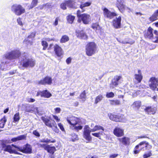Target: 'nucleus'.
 Listing matches in <instances>:
<instances>
[{"mask_svg":"<svg viewBox=\"0 0 158 158\" xmlns=\"http://www.w3.org/2000/svg\"><path fill=\"white\" fill-rule=\"evenodd\" d=\"M6 121L7 120L5 116H4L0 120V132L2 130V129L4 127Z\"/></svg>","mask_w":158,"mask_h":158,"instance_id":"obj_28","label":"nucleus"},{"mask_svg":"<svg viewBox=\"0 0 158 158\" xmlns=\"http://www.w3.org/2000/svg\"><path fill=\"white\" fill-rule=\"evenodd\" d=\"M52 83V77L48 76L45 77L38 82V84L43 85H51Z\"/></svg>","mask_w":158,"mask_h":158,"instance_id":"obj_17","label":"nucleus"},{"mask_svg":"<svg viewBox=\"0 0 158 158\" xmlns=\"http://www.w3.org/2000/svg\"><path fill=\"white\" fill-rule=\"evenodd\" d=\"M118 140L123 144L126 146H128L130 143V139L128 137L124 136L122 138H118Z\"/></svg>","mask_w":158,"mask_h":158,"instance_id":"obj_24","label":"nucleus"},{"mask_svg":"<svg viewBox=\"0 0 158 158\" xmlns=\"http://www.w3.org/2000/svg\"><path fill=\"white\" fill-rule=\"evenodd\" d=\"M73 127V129L77 132H78L79 130H82L83 128V126L81 125H79L78 126L75 125Z\"/></svg>","mask_w":158,"mask_h":158,"instance_id":"obj_51","label":"nucleus"},{"mask_svg":"<svg viewBox=\"0 0 158 158\" xmlns=\"http://www.w3.org/2000/svg\"><path fill=\"white\" fill-rule=\"evenodd\" d=\"M66 120L69 124L73 126L78 124L81 122L79 118L73 116L67 117Z\"/></svg>","mask_w":158,"mask_h":158,"instance_id":"obj_14","label":"nucleus"},{"mask_svg":"<svg viewBox=\"0 0 158 158\" xmlns=\"http://www.w3.org/2000/svg\"><path fill=\"white\" fill-rule=\"evenodd\" d=\"M144 111L148 114H154L157 110L155 107H152L151 106H147L144 109Z\"/></svg>","mask_w":158,"mask_h":158,"instance_id":"obj_23","label":"nucleus"},{"mask_svg":"<svg viewBox=\"0 0 158 158\" xmlns=\"http://www.w3.org/2000/svg\"><path fill=\"white\" fill-rule=\"evenodd\" d=\"M149 82H150L149 84L150 89L153 91L156 90L158 86V78L152 77L149 79Z\"/></svg>","mask_w":158,"mask_h":158,"instance_id":"obj_12","label":"nucleus"},{"mask_svg":"<svg viewBox=\"0 0 158 158\" xmlns=\"http://www.w3.org/2000/svg\"><path fill=\"white\" fill-rule=\"evenodd\" d=\"M67 0H64L60 4V8L63 10H65L67 9Z\"/></svg>","mask_w":158,"mask_h":158,"instance_id":"obj_43","label":"nucleus"},{"mask_svg":"<svg viewBox=\"0 0 158 158\" xmlns=\"http://www.w3.org/2000/svg\"><path fill=\"white\" fill-rule=\"evenodd\" d=\"M11 10L17 16H20L26 12L25 9L21 5L16 4L12 6Z\"/></svg>","mask_w":158,"mask_h":158,"instance_id":"obj_9","label":"nucleus"},{"mask_svg":"<svg viewBox=\"0 0 158 158\" xmlns=\"http://www.w3.org/2000/svg\"><path fill=\"white\" fill-rule=\"evenodd\" d=\"M33 134L37 137H39L40 136V134L36 130H34L33 131Z\"/></svg>","mask_w":158,"mask_h":158,"instance_id":"obj_57","label":"nucleus"},{"mask_svg":"<svg viewBox=\"0 0 158 158\" xmlns=\"http://www.w3.org/2000/svg\"><path fill=\"white\" fill-rule=\"evenodd\" d=\"M54 110L56 113H59L61 111L60 108L59 107L55 108Z\"/></svg>","mask_w":158,"mask_h":158,"instance_id":"obj_60","label":"nucleus"},{"mask_svg":"<svg viewBox=\"0 0 158 158\" xmlns=\"http://www.w3.org/2000/svg\"><path fill=\"white\" fill-rule=\"evenodd\" d=\"M60 20L59 17H56L55 19V21L53 23V25L54 26H56L58 25V22Z\"/></svg>","mask_w":158,"mask_h":158,"instance_id":"obj_56","label":"nucleus"},{"mask_svg":"<svg viewBox=\"0 0 158 158\" xmlns=\"http://www.w3.org/2000/svg\"><path fill=\"white\" fill-rule=\"evenodd\" d=\"M21 54V52L20 50L16 49L7 53L4 56L6 59L12 60L19 58Z\"/></svg>","mask_w":158,"mask_h":158,"instance_id":"obj_8","label":"nucleus"},{"mask_svg":"<svg viewBox=\"0 0 158 158\" xmlns=\"http://www.w3.org/2000/svg\"><path fill=\"white\" fill-rule=\"evenodd\" d=\"M71 58L70 57H69L66 59V61L67 64H69L71 63Z\"/></svg>","mask_w":158,"mask_h":158,"instance_id":"obj_61","label":"nucleus"},{"mask_svg":"<svg viewBox=\"0 0 158 158\" xmlns=\"http://www.w3.org/2000/svg\"><path fill=\"white\" fill-rule=\"evenodd\" d=\"M11 146L15 148L17 151H19L26 154H30L32 153V148L31 145L26 143L23 146H20L19 145L12 144Z\"/></svg>","mask_w":158,"mask_h":158,"instance_id":"obj_6","label":"nucleus"},{"mask_svg":"<svg viewBox=\"0 0 158 158\" xmlns=\"http://www.w3.org/2000/svg\"><path fill=\"white\" fill-rule=\"evenodd\" d=\"M138 74H135V78L138 83H140L141 81L143 78V76L142 74L141 70L138 69Z\"/></svg>","mask_w":158,"mask_h":158,"instance_id":"obj_26","label":"nucleus"},{"mask_svg":"<svg viewBox=\"0 0 158 158\" xmlns=\"http://www.w3.org/2000/svg\"><path fill=\"white\" fill-rule=\"evenodd\" d=\"M110 104L112 106H119L121 104L120 101L119 100H110Z\"/></svg>","mask_w":158,"mask_h":158,"instance_id":"obj_34","label":"nucleus"},{"mask_svg":"<svg viewBox=\"0 0 158 158\" xmlns=\"http://www.w3.org/2000/svg\"><path fill=\"white\" fill-rule=\"evenodd\" d=\"M36 144L38 145V147L40 148H44L45 150H46L48 144L45 143H37Z\"/></svg>","mask_w":158,"mask_h":158,"instance_id":"obj_50","label":"nucleus"},{"mask_svg":"<svg viewBox=\"0 0 158 158\" xmlns=\"http://www.w3.org/2000/svg\"><path fill=\"white\" fill-rule=\"evenodd\" d=\"M102 130L103 132L104 130V127L101 126L95 125L93 129H90L89 126L86 125H85L83 132V137L86 140L88 141L86 143L90 142L92 140V137L90 135L91 132H94L98 130Z\"/></svg>","mask_w":158,"mask_h":158,"instance_id":"obj_1","label":"nucleus"},{"mask_svg":"<svg viewBox=\"0 0 158 158\" xmlns=\"http://www.w3.org/2000/svg\"><path fill=\"white\" fill-rule=\"evenodd\" d=\"M77 37L81 39H87L88 36L83 30L78 31L76 33Z\"/></svg>","mask_w":158,"mask_h":158,"instance_id":"obj_27","label":"nucleus"},{"mask_svg":"<svg viewBox=\"0 0 158 158\" xmlns=\"http://www.w3.org/2000/svg\"><path fill=\"white\" fill-rule=\"evenodd\" d=\"M20 119L19 114V112L15 114L13 117V122H18Z\"/></svg>","mask_w":158,"mask_h":158,"instance_id":"obj_40","label":"nucleus"},{"mask_svg":"<svg viewBox=\"0 0 158 158\" xmlns=\"http://www.w3.org/2000/svg\"><path fill=\"white\" fill-rule=\"evenodd\" d=\"M121 17L119 16L113 20L112 25L114 28L118 29L121 27Z\"/></svg>","mask_w":158,"mask_h":158,"instance_id":"obj_20","label":"nucleus"},{"mask_svg":"<svg viewBox=\"0 0 158 158\" xmlns=\"http://www.w3.org/2000/svg\"><path fill=\"white\" fill-rule=\"evenodd\" d=\"M42 91H39L37 92V94H36V96L38 97L39 96H40L41 97H42Z\"/></svg>","mask_w":158,"mask_h":158,"instance_id":"obj_62","label":"nucleus"},{"mask_svg":"<svg viewBox=\"0 0 158 158\" xmlns=\"http://www.w3.org/2000/svg\"><path fill=\"white\" fill-rule=\"evenodd\" d=\"M152 147V145L149 142L146 141H143L136 145L133 151V153L135 154H138L140 151L149 150L151 149Z\"/></svg>","mask_w":158,"mask_h":158,"instance_id":"obj_2","label":"nucleus"},{"mask_svg":"<svg viewBox=\"0 0 158 158\" xmlns=\"http://www.w3.org/2000/svg\"><path fill=\"white\" fill-rule=\"evenodd\" d=\"M86 91L85 90H84L80 93L79 98L82 101L84 102L86 100Z\"/></svg>","mask_w":158,"mask_h":158,"instance_id":"obj_33","label":"nucleus"},{"mask_svg":"<svg viewBox=\"0 0 158 158\" xmlns=\"http://www.w3.org/2000/svg\"><path fill=\"white\" fill-rule=\"evenodd\" d=\"M67 6L69 8L76 9L78 7V5L74 0H67Z\"/></svg>","mask_w":158,"mask_h":158,"instance_id":"obj_25","label":"nucleus"},{"mask_svg":"<svg viewBox=\"0 0 158 158\" xmlns=\"http://www.w3.org/2000/svg\"><path fill=\"white\" fill-rule=\"evenodd\" d=\"M17 22L18 25L21 26V27L23 26V24L22 21V19L20 17H19L16 20Z\"/></svg>","mask_w":158,"mask_h":158,"instance_id":"obj_53","label":"nucleus"},{"mask_svg":"<svg viewBox=\"0 0 158 158\" xmlns=\"http://www.w3.org/2000/svg\"><path fill=\"white\" fill-rule=\"evenodd\" d=\"M84 10L81 11L78 10H77L76 15L78 18L77 21L79 23H81V21L85 24H88L90 22V15L87 13L81 14V12L84 11Z\"/></svg>","mask_w":158,"mask_h":158,"instance_id":"obj_3","label":"nucleus"},{"mask_svg":"<svg viewBox=\"0 0 158 158\" xmlns=\"http://www.w3.org/2000/svg\"><path fill=\"white\" fill-rule=\"evenodd\" d=\"M144 37L146 39L152 40L154 39L153 29L151 27H149L147 30H145L143 32Z\"/></svg>","mask_w":158,"mask_h":158,"instance_id":"obj_15","label":"nucleus"},{"mask_svg":"<svg viewBox=\"0 0 158 158\" xmlns=\"http://www.w3.org/2000/svg\"><path fill=\"white\" fill-rule=\"evenodd\" d=\"M52 117L57 122H58L60 121V119L57 115H52Z\"/></svg>","mask_w":158,"mask_h":158,"instance_id":"obj_58","label":"nucleus"},{"mask_svg":"<svg viewBox=\"0 0 158 158\" xmlns=\"http://www.w3.org/2000/svg\"><path fill=\"white\" fill-rule=\"evenodd\" d=\"M91 5V3L90 2H86L84 4H81L80 6V8L83 10L84 7L89 6Z\"/></svg>","mask_w":158,"mask_h":158,"instance_id":"obj_47","label":"nucleus"},{"mask_svg":"<svg viewBox=\"0 0 158 158\" xmlns=\"http://www.w3.org/2000/svg\"><path fill=\"white\" fill-rule=\"evenodd\" d=\"M122 78L121 75H116L114 76L110 84V88L112 89L118 86L119 84V81Z\"/></svg>","mask_w":158,"mask_h":158,"instance_id":"obj_13","label":"nucleus"},{"mask_svg":"<svg viewBox=\"0 0 158 158\" xmlns=\"http://www.w3.org/2000/svg\"><path fill=\"white\" fill-rule=\"evenodd\" d=\"M41 118L46 126L52 128L53 127L55 128L54 131L56 132H58L59 130L57 128L56 124L54 120L51 118L50 117L46 116H42Z\"/></svg>","mask_w":158,"mask_h":158,"instance_id":"obj_4","label":"nucleus"},{"mask_svg":"<svg viewBox=\"0 0 158 158\" xmlns=\"http://www.w3.org/2000/svg\"><path fill=\"white\" fill-rule=\"evenodd\" d=\"M42 97L46 98H48L52 96L51 93L47 89L42 91Z\"/></svg>","mask_w":158,"mask_h":158,"instance_id":"obj_32","label":"nucleus"},{"mask_svg":"<svg viewBox=\"0 0 158 158\" xmlns=\"http://www.w3.org/2000/svg\"><path fill=\"white\" fill-rule=\"evenodd\" d=\"M118 155V154H113L110 155L109 156V158H115Z\"/></svg>","mask_w":158,"mask_h":158,"instance_id":"obj_59","label":"nucleus"},{"mask_svg":"<svg viewBox=\"0 0 158 158\" xmlns=\"http://www.w3.org/2000/svg\"><path fill=\"white\" fill-rule=\"evenodd\" d=\"M141 105V102L140 101H135L132 104L133 107L135 109H139Z\"/></svg>","mask_w":158,"mask_h":158,"instance_id":"obj_31","label":"nucleus"},{"mask_svg":"<svg viewBox=\"0 0 158 158\" xmlns=\"http://www.w3.org/2000/svg\"><path fill=\"white\" fill-rule=\"evenodd\" d=\"M54 51L56 55L58 57H60L63 55V52L61 47L57 44H55L54 47Z\"/></svg>","mask_w":158,"mask_h":158,"instance_id":"obj_21","label":"nucleus"},{"mask_svg":"<svg viewBox=\"0 0 158 158\" xmlns=\"http://www.w3.org/2000/svg\"><path fill=\"white\" fill-rule=\"evenodd\" d=\"M35 99L32 98H30L27 100V102H35Z\"/></svg>","mask_w":158,"mask_h":158,"instance_id":"obj_64","label":"nucleus"},{"mask_svg":"<svg viewBox=\"0 0 158 158\" xmlns=\"http://www.w3.org/2000/svg\"><path fill=\"white\" fill-rule=\"evenodd\" d=\"M103 14L104 16L109 19H113L114 17L117 15L116 13L115 12H111L106 8H104L103 9Z\"/></svg>","mask_w":158,"mask_h":158,"instance_id":"obj_16","label":"nucleus"},{"mask_svg":"<svg viewBox=\"0 0 158 158\" xmlns=\"http://www.w3.org/2000/svg\"><path fill=\"white\" fill-rule=\"evenodd\" d=\"M58 125L60 130L62 131H65V129L64 128L63 125L61 123H58Z\"/></svg>","mask_w":158,"mask_h":158,"instance_id":"obj_54","label":"nucleus"},{"mask_svg":"<svg viewBox=\"0 0 158 158\" xmlns=\"http://www.w3.org/2000/svg\"><path fill=\"white\" fill-rule=\"evenodd\" d=\"M75 18L74 16L69 14L67 16L66 19L69 23L72 24L73 23Z\"/></svg>","mask_w":158,"mask_h":158,"instance_id":"obj_30","label":"nucleus"},{"mask_svg":"<svg viewBox=\"0 0 158 158\" xmlns=\"http://www.w3.org/2000/svg\"><path fill=\"white\" fill-rule=\"evenodd\" d=\"M125 0H117L116 7L122 13H123L126 9Z\"/></svg>","mask_w":158,"mask_h":158,"instance_id":"obj_18","label":"nucleus"},{"mask_svg":"<svg viewBox=\"0 0 158 158\" xmlns=\"http://www.w3.org/2000/svg\"><path fill=\"white\" fill-rule=\"evenodd\" d=\"M113 133L118 137L123 136L124 135L123 129L118 127H115L113 131Z\"/></svg>","mask_w":158,"mask_h":158,"instance_id":"obj_19","label":"nucleus"},{"mask_svg":"<svg viewBox=\"0 0 158 158\" xmlns=\"http://www.w3.org/2000/svg\"><path fill=\"white\" fill-rule=\"evenodd\" d=\"M23 43H25L27 45L29 44L32 45L33 44V40H31V39H29L27 37L24 39L23 41Z\"/></svg>","mask_w":158,"mask_h":158,"instance_id":"obj_39","label":"nucleus"},{"mask_svg":"<svg viewBox=\"0 0 158 158\" xmlns=\"http://www.w3.org/2000/svg\"><path fill=\"white\" fill-rule=\"evenodd\" d=\"M42 45L43 46V50H45L48 46V44L47 42L44 40H42L41 42Z\"/></svg>","mask_w":158,"mask_h":158,"instance_id":"obj_45","label":"nucleus"},{"mask_svg":"<svg viewBox=\"0 0 158 158\" xmlns=\"http://www.w3.org/2000/svg\"><path fill=\"white\" fill-rule=\"evenodd\" d=\"M38 0H32L31 4L29 7V9H31L37 5Z\"/></svg>","mask_w":158,"mask_h":158,"instance_id":"obj_42","label":"nucleus"},{"mask_svg":"<svg viewBox=\"0 0 158 158\" xmlns=\"http://www.w3.org/2000/svg\"><path fill=\"white\" fill-rule=\"evenodd\" d=\"M40 142L41 143H54L56 142V140L55 139H53L52 140H51L50 139H43L40 140Z\"/></svg>","mask_w":158,"mask_h":158,"instance_id":"obj_36","label":"nucleus"},{"mask_svg":"<svg viewBox=\"0 0 158 158\" xmlns=\"http://www.w3.org/2000/svg\"><path fill=\"white\" fill-rule=\"evenodd\" d=\"M158 16L154 13L149 18V19L151 22H153L158 19Z\"/></svg>","mask_w":158,"mask_h":158,"instance_id":"obj_41","label":"nucleus"},{"mask_svg":"<svg viewBox=\"0 0 158 158\" xmlns=\"http://www.w3.org/2000/svg\"><path fill=\"white\" fill-rule=\"evenodd\" d=\"M19 140L26 139L27 136L26 135H21L18 136Z\"/></svg>","mask_w":158,"mask_h":158,"instance_id":"obj_55","label":"nucleus"},{"mask_svg":"<svg viewBox=\"0 0 158 158\" xmlns=\"http://www.w3.org/2000/svg\"><path fill=\"white\" fill-rule=\"evenodd\" d=\"M71 140L73 142H74L79 139L78 135L75 133H73L71 135Z\"/></svg>","mask_w":158,"mask_h":158,"instance_id":"obj_44","label":"nucleus"},{"mask_svg":"<svg viewBox=\"0 0 158 158\" xmlns=\"http://www.w3.org/2000/svg\"><path fill=\"white\" fill-rule=\"evenodd\" d=\"M103 134H104V132L103 131H101L97 133H93L92 134V135L94 136L98 137L100 139V136L101 135H103Z\"/></svg>","mask_w":158,"mask_h":158,"instance_id":"obj_46","label":"nucleus"},{"mask_svg":"<svg viewBox=\"0 0 158 158\" xmlns=\"http://www.w3.org/2000/svg\"><path fill=\"white\" fill-rule=\"evenodd\" d=\"M19 139L18 136L16 137L12 138L11 139V141L12 142H15L17 141H19Z\"/></svg>","mask_w":158,"mask_h":158,"instance_id":"obj_63","label":"nucleus"},{"mask_svg":"<svg viewBox=\"0 0 158 158\" xmlns=\"http://www.w3.org/2000/svg\"><path fill=\"white\" fill-rule=\"evenodd\" d=\"M153 33L155 35V36L154 39H153L152 41L154 43H158V31L156 30H155L154 31Z\"/></svg>","mask_w":158,"mask_h":158,"instance_id":"obj_37","label":"nucleus"},{"mask_svg":"<svg viewBox=\"0 0 158 158\" xmlns=\"http://www.w3.org/2000/svg\"><path fill=\"white\" fill-rule=\"evenodd\" d=\"M47 152L50 154L49 155V157L50 158H55L54 155V153L56 150L54 146H50L49 145H48L46 149Z\"/></svg>","mask_w":158,"mask_h":158,"instance_id":"obj_22","label":"nucleus"},{"mask_svg":"<svg viewBox=\"0 0 158 158\" xmlns=\"http://www.w3.org/2000/svg\"><path fill=\"white\" fill-rule=\"evenodd\" d=\"M152 151H149L147 153H145L143 155V158H148L152 156Z\"/></svg>","mask_w":158,"mask_h":158,"instance_id":"obj_49","label":"nucleus"},{"mask_svg":"<svg viewBox=\"0 0 158 158\" xmlns=\"http://www.w3.org/2000/svg\"><path fill=\"white\" fill-rule=\"evenodd\" d=\"M97 45L94 42H89L85 47L86 54L88 56H91L96 52Z\"/></svg>","mask_w":158,"mask_h":158,"instance_id":"obj_5","label":"nucleus"},{"mask_svg":"<svg viewBox=\"0 0 158 158\" xmlns=\"http://www.w3.org/2000/svg\"><path fill=\"white\" fill-rule=\"evenodd\" d=\"M1 150L5 152H7L10 154L22 155V154L18 152L15 150L12 149L11 146L9 145H6L5 143L2 142L1 144Z\"/></svg>","mask_w":158,"mask_h":158,"instance_id":"obj_11","label":"nucleus"},{"mask_svg":"<svg viewBox=\"0 0 158 158\" xmlns=\"http://www.w3.org/2000/svg\"><path fill=\"white\" fill-rule=\"evenodd\" d=\"M35 64V60L26 57L21 60L20 64L24 68H32Z\"/></svg>","mask_w":158,"mask_h":158,"instance_id":"obj_7","label":"nucleus"},{"mask_svg":"<svg viewBox=\"0 0 158 158\" xmlns=\"http://www.w3.org/2000/svg\"><path fill=\"white\" fill-rule=\"evenodd\" d=\"M114 96V94L112 92L107 93L106 94V96L107 98H112Z\"/></svg>","mask_w":158,"mask_h":158,"instance_id":"obj_52","label":"nucleus"},{"mask_svg":"<svg viewBox=\"0 0 158 158\" xmlns=\"http://www.w3.org/2000/svg\"><path fill=\"white\" fill-rule=\"evenodd\" d=\"M91 27L96 32L98 31H101L102 28L98 23H93Z\"/></svg>","mask_w":158,"mask_h":158,"instance_id":"obj_29","label":"nucleus"},{"mask_svg":"<svg viewBox=\"0 0 158 158\" xmlns=\"http://www.w3.org/2000/svg\"><path fill=\"white\" fill-rule=\"evenodd\" d=\"M108 115L111 120L115 122H122L124 120V115L120 113H110Z\"/></svg>","mask_w":158,"mask_h":158,"instance_id":"obj_10","label":"nucleus"},{"mask_svg":"<svg viewBox=\"0 0 158 158\" xmlns=\"http://www.w3.org/2000/svg\"><path fill=\"white\" fill-rule=\"evenodd\" d=\"M69 40V37L66 35H63L60 40L61 43H65L68 41Z\"/></svg>","mask_w":158,"mask_h":158,"instance_id":"obj_35","label":"nucleus"},{"mask_svg":"<svg viewBox=\"0 0 158 158\" xmlns=\"http://www.w3.org/2000/svg\"><path fill=\"white\" fill-rule=\"evenodd\" d=\"M36 34V32L35 31L31 32L30 35H29L27 37L33 40Z\"/></svg>","mask_w":158,"mask_h":158,"instance_id":"obj_48","label":"nucleus"},{"mask_svg":"<svg viewBox=\"0 0 158 158\" xmlns=\"http://www.w3.org/2000/svg\"><path fill=\"white\" fill-rule=\"evenodd\" d=\"M103 98V97L102 95H99L97 96L95 99L94 103L97 104L98 102H100Z\"/></svg>","mask_w":158,"mask_h":158,"instance_id":"obj_38","label":"nucleus"}]
</instances>
